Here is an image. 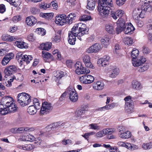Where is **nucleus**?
Here are the masks:
<instances>
[{
  "label": "nucleus",
  "mask_w": 152,
  "mask_h": 152,
  "mask_svg": "<svg viewBox=\"0 0 152 152\" xmlns=\"http://www.w3.org/2000/svg\"><path fill=\"white\" fill-rule=\"evenodd\" d=\"M88 28L84 23H80L75 24L72 31L69 32L68 42L71 45H75L76 37L80 41H81V37L84 34H88Z\"/></svg>",
  "instance_id": "f257e3e1"
},
{
  "label": "nucleus",
  "mask_w": 152,
  "mask_h": 152,
  "mask_svg": "<svg viewBox=\"0 0 152 152\" xmlns=\"http://www.w3.org/2000/svg\"><path fill=\"white\" fill-rule=\"evenodd\" d=\"M18 107L14 103V100L11 97L8 96L2 98L0 102V113L2 115L7 114L9 112H16Z\"/></svg>",
  "instance_id": "f03ea898"
},
{
  "label": "nucleus",
  "mask_w": 152,
  "mask_h": 152,
  "mask_svg": "<svg viewBox=\"0 0 152 152\" xmlns=\"http://www.w3.org/2000/svg\"><path fill=\"white\" fill-rule=\"evenodd\" d=\"M18 107L14 103V100L11 97L8 96L2 98L0 102V113L2 115L7 114L9 112H16Z\"/></svg>",
  "instance_id": "7ed1b4c3"
},
{
  "label": "nucleus",
  "mask_w": 152,
  "mask_h": 152,
  "mask_svg": "<svg viewBox=\"0 0 152 152\" xmlns=\"http://www.w3.org/2000/svg\"><path fill=\"white\" fill-rule=\"evenodd\" d=\"M104 2L102 1L98 2V10L99 15L102 17L106 18L109 16L110 7L113 6V2L111 1L110 2Z\"/></svg>",
  "instance_id": "20e7f679"
},
{
  "label": "nucleus",
  "mask_w": 152,
  "mask_h": 152,
  "mask_svg": "<svg viewBox=\"0 0 152 152\" xmlns=\"http://www.w3.org/2000/svg\"><path fill=\"white\" fill-rule=\"evenodd\" d=\"M31 96L25 93L19 94L17 98V100L19 104L22 107L28 105L31 102Z\"/></svg>",
  "instance_id": "39448f33"
},
{
  "label": "nucleus",
  "mask_w": 152,
  "mask_h": 152,
  "mask_svg": "<svg viewBox=\"0 0 152 152\" xmlns=\"http://www.w3.org/2000/svg\"><path fill=\"white\" fill-rule=\"evenodd\" d=\"M75 72L78 75L87 74L90 72V70L84 67L82 63L77 61L75 65Z\"/></svg>",
  "instance_id": "423d86ee"
},
{
  "label": "nucleus",
  "mask_w": 152,
  "mask_h": 152,
  "mask_svg": "<svg viewBox=\"0 0 152 152\" xmlns=\"http://www.w3.org/2000/svg\"><path fill=\"white\" fill-rule=\"evenodd\" d=\"M53 108L52 105L50 102H44L42 103L40 113L42 115H46Z\"/></svg>",
  "instance_id": "0eeeda50"
},
{
  "label": "nucleus",
  "mask_w": 152,
  "mask_h": 152,
  "mask_svg": "<svg viewBox=\"0 0 152 152\" xmlns=\"http://www.w3.org/2000/svg\"><path fill=\"white\" fill-rule=\"evenodd\" d=\"M110 16L115 20H117L118 17L119 18H127L124 11L121 9H118L115 11H111L110 14Z\"/></svg>",
  "instance_id": "6e6552de"
},
{
  "label": "nucleus",
  "mask_w": 152,
  "mask_h": 152,
  "mask_svg": "<svg viewBox=\"0 0 152 152\" xmlns=\"http://www.w3.org/2000/svg\"><path fill=\"white\" fill-rule=\"evenodd\" d=\"M17 58L18 61L20 62L21 65L22 64L23 61L26 62L27 64L29 63L33 58L31 56L23 55L22 52H19L18 53Z\"/></svg>",
  "instance_id": "1a4fd4ad"
},
{
  "label": "nucleus",
  "mask_w": 152,
  "mask_h": 152,
  "mask_svg": "<svg viewBox=\"0 0 152 152\" xmlns=\"http://www.w3.org/2000/svg\"><path fill=\"white\" fill-rule=\"evenodd\" d=\"M102 49V47L100 43H96L86 50V52L88 53H98Z\"/></svg>",
  "instance_id": "9d476101"
},
{
  "label": "nucleus",
  "mask_w": 152,
  "mask_h": 152,
  "mask_svg": "<svg viewBox=\"0 0 152 152\" xmlns=\"http://www.w3.org/2000/svg\"><path fill=\"white\" fill-rule=\"evenodd\" d=\"M81 76L79 78L80 82L83 84H90L93 82L94 80V77L91 75L86 74Z\"/></svg>",
  "instance_id": "9b49d317"
},
{
  "label": "nucleus",
  "mask_w": 152,
  "mask_h": 152,
  "mask_svg": "<svg viewBox=\"0 0 152 152\" xmlns=\"http://www.w3.org/2000/svg\"><path fill=\"white\" fill-rule=\"evenodd\" d=\"M55 23L58 26H62L67 23L66 15L64 14L57 15L56 17Z\"/></svg>",
  "instance_id": "f8f14e48"
},
{
  "label": "nucleus",
  "mask_w": 152,
  "mask_h": 152,
  "mask_svg": "<svg viewBox=\"0 0 152 152\" xmlns=\"http://www.w3.org/2000/svg\"><path fill=\"white\" fill-rule=\"evenodd\" d=\"M67 92L69 95V98L71 101L75 102L77 100L78 96L75 89L68 88Z\"/></svg>",
  "instance_id": "ddd939ff"
},
{
  "label": "nucleus",
  "mask_w": 152,
  "mask_h": 152,
  "mask_svg": "<svg viewBox=\"0 0 152 152\" xmlns=\"http://www.w3.org/2000/svg\"><path fill=\"white\" fill-rule=\"evenodd\" d=\"M110 57L108 55H105L100 58L97 61V64L99 66L106 67L110 63Z\"/></svg>",
  "instance_id": "4468645a"
},
{
  "label": "nucleus",
  "mask_w": 152,
  "mask_h": 152,
  "mask_svg": "<svg viewBox=\"0 0 152 152\" xmlns=\"http://www.w3.org/2000/svg\"><path fill=\"white\" fill-rule=\"evenodd\" d=\"M132 15L134 19H138L139 18H143L144 17V13H143L141 8L139 7L133 10Z\"/></svg>",
  "instance_id": "2eb2a0df"
},
{
  "label": "nucleus",
  "mask_w": 152,
  "mask_h": 152,
  "mask_svg": "<svg viewBox=\"0 0 152 152\" xmlns=\"http://www.w3.org/2000/svg\"><path fill=\"white\" fill-rule=\"evenodd\" d=\"M132 61L134 66L140 67L142 63L146 62V59L144 57H141L132 59Z\"/></svg>",
  "instance_id": "dca6fc26"
},
{
  "label": "nucleus",
  "mask_w": 152,
  "mask_h": 152,
  "mask_svg": "<svg viewBox=\"0 0 152 152\" xmlns=\"http://www.w3.org/2000/svg\"><path fill=\"white\" fill-rule=\"evenodd\" d=\"M16 67L15 65H11L6 67L4 71L5 77L11 75L16 71Z\"/></svg>",
  "instance_id": "f3484780"
},
{
  "label": "nucleus",
  "mask_w": 152,
  "mask_h": 152,
  "mask_svg": "<svg viewBox=\"0 0 152 152\" xmlns=\"http://www.w3.org/2000/svg\"><path fill=\"white\" fill-rule=\"evenodd\" d=\"M141 3L140 5H141V8L143 13H144V15L145 13H148L152 12V4H149L148 3L146 2Z\"/></svg>",
  "instance_id": "a211bd4d"
},
{
  "label": "nucleus",
  "mask_w": 152,
  "mask_h": 152,
  "mask_svg": "<svg viewBox=\"0 0 152 152\" xmlns=\"http://www.w3.org/2000/svg\"><path fill=\"white\" fill-rule=\"evenodd\" d=\"M82 58L86 66L91 69L93 68L94 66L90 61V58L89 55L88 54L83 55Z\"/></svg>",
  "instance_id": "6ab92c4d"
},
{
  "label": "nucleus",
  "mask_w": 152,
  "mask_h": 152,
  "mask_svg": "<svg viewBox=\"0 0 152 152\" xmlns=\"http://www.w3.org/2000/svg\"><path fill=\"white\" fill-rule=\"evenodd\" d=\"M37 22L36 18L32 16L27 17L26 19V22L27 25L30 26H32L36 24Z\"/></svg>",
  "instance_id": "aec40b11"
},
{
  "label": "nucleus",
  "mask_w": 152,
  "mask_h": 152,
  "mask_svg": "<svg viewBox=\"0 0 152 152\" xmlns=\"http://www.w3.org/2000/svg\"><path fill=\"white\" fill-rule=\"evenodd\" d=\"M14 57V54L12 53H9L6 55L2 61V64L3 65H6Z\"/></svg>",
  "instance_id": "412c9836"
},
{
  "label": "nucleus",
  "mask_w": 152,
  "mask_h": 152,
  "mask_svg": "<svg viewBox=\"0 0 152 152\" xmlns=\"http://www.w3.org/2000/svg\"><path fill=\"white\" fill-rule=\"evenodd\" d=\"M14 45L18 48L21 49H26L28 48V44L21 39L16 41L14 43Z\"/></svg>",
  "instance_id": "4be33fe9"
},
{
  "label": "nucleus",
  "mask_w": 152,
  "mask_h": 152,
  "mask_svg": "<svg viewBox=\"0 0 152 152\" xmlns=\"http://www.w3.org/2000/svg\"><path fill=\"white\" fill-rule=\"evenodd\" d=\"M119 69L118 68L114 67L110 70V72L109 74V77L110 78H116L119 74Z\"/></svg>",
  "instance_id": "5701e85b"
},
{
  "label": "nucleus",
  "mask_w": 152,
  "mask_h": 152,
  "mask_svg": "<svg viewBox=\"0 0 152 152\" xmlns=\"http://www.w3.org/2000/svg\"><path fill=\"white\" fill-rule=\"evenodd\" d=\"M76 17V14L74 12H72L66 16V23L69 24H72L74 21Z\"/></svg>",
  "instance_id": "b1692460"
},
{
  "label": "nucleus",
  "mask_w": 152,
  "mask_h": 152,
  "mask_svg": "<svg viewBox=\"0 0 152 152\" xmlns=\"http://www.w3.org/2000/svg\"><path fill=\"white\" fill-rule=\"evenodd\" d=\"M149 62L146 60V62H143L138 68V71L140 72H143L147 70L149 68Z\"/></svg>",
  "instance_id": "393cba45"
},
{
  "label": "nucleus",
  "mask_w": 152,
  "mask_h": 152,
  "mask_svg": "<svg viewBox=\"0 0 152 152\" xmlns=\"http://www.w3.org/2000/svg\"><path fill=\"white\" fill-rule=\"evenodd\" d=\"M105 30L109 34H114L115 33L114 25L111 23H107L105 25Z\"/></svg>",
  "instance_id": "a878e982"
},
{
  "label": "nucleus",
  "mask_w": 152,
  "mask_h": 152,
  "mask_svg": "<svg viewBox=\"0 0 152 152\" xmlns=\"http://www.w3.org/2000/svg\"><path fill=\"white\" fill-rule=\"evenodd\" d=\"M124 29V33L126 34H132L135 30V28L131 23H129L125 26Z\"/></svg>",
  "instance_id": "bb28decb"
},
{
  "label": "nucleus",
  "mask_w": 152,
  "mask_h": 152,
  "mask_svg": "<svg viewBox=\"0 0 152 152\" xmlns=\"http://www.w3.org/2000/svg\"><path fill=\"white\" fill-rule=\"evenodd\" d=\"M104 83L101 81H98L93 83V87L95 90H101L104 88Z\"/></svg>",
  "instance_id": "cd10ccee"
},
{
  "label": "nucleus",
  "mask_w": 152,
  "mask_h": 152,
  "mask_svg": "<svg viewBox=\"0 0 152 152\" xmlns=\"http://www.w3.org/2000/svg\"><path fill=\"white\" fill-rule=\"evenodd\" d=\"M125 110L129 113H131L134 111V107L133 103H127L125 104Z\"/></svg>",
  "instance_id": "c85d7f7f"
},
{
  "label": "nucleus",
  "mask_w": 152,
  "mask_h": 152,
  "mask_svg": "<svg viewBox=\"0 0 152 152\" xmlns=\"http://www.w3.org/2000/svg\"><path fill=\"white\" fill-rule=\"evenodd\" d=\"M131 86L133 89L136 90H139L142 87L141 83L136 80H134L132 82Z\"/></svg>",
  "instance_id": "c756f323"
},
{
  "label": "nucleus",
  "mask_w": 152,
  "mask_h": 152,
  "mask_svg": "<svg viewBox=\"0 0 152 152\" xmlns=\"http://www.w3.org/2000/svg\"><path fill=\"white\" fill-rule=\"evenodd\" d=\"M42 56L43 59L46 61H47V60H52L53 59V57L52 54L46 51H42Z\"/></svg>",
  "instance_id": "7c9ffc66"
},
{
  "label": "nucleus",
  "mask_w": 152,
  "mask_h": 152,
  "mask_svg": "<svg viewBox=\"0 0 152 152\" xmlns=\"http://www.w3.org/2000/svg\"><path fill=\"white\" fill-rule=\"evenodd\" d=\"M52 43L50 42H47L45 43H42L40 45V48L42 50H48L51 48Z\"/></svg>",
  "instance_id": "2f4dec72"
},
{
  "label": "nucleus",
  "mask_w": 152,
  "mask_h": 152,
  "mask_svg": "<svg viewBox=\"0 0 152 152\" xmlns=\"http://www.w3.org/2000/svg\"><path fill=\"white\" fill-rule=\"evenodd\" d=\"M95 5V0H88L87 8L89 10H93L94 9Z\"/></svg>",
  "instance_id": "473e14b6"
},
{
  "label": "nucleus",
  "mask_w": 152,
  "mask_h": 152,
  "mask_svg": "<svg viewBox=\"0 0 152 152\" xmlns=\"http://www.w3.org/2000/svg\"><path fill=\"white\" fill-rule=\"evenodd\" d=\"M102 45L104 47L107 48L110 42V39L109 37H104L101 40Z\"/></svg>",
  "instance_id": "72a5a7b5"
},
{
  "label": "nucleus",
  "mask_w": 152,
  "mask_h": 152,
  "mask_svg": "<svg viewBox=\"0 0 152 152\" xmlns=\"http://www.w3.org/2000/svg\"><path fill=\"white\" fill-rule=\"evenodd\" d=\"M2 39L7 42H12L16 40V37L12 36L10 35H3L2 36Z\"/></svg>",
  "instance_id": "f704fd0d"
},
{
  "label": "nucleus",
  "mask_w": 152,
  "mask_h": 152,
  "mask_svg": "<svg viewBox=\"0 0 152 152\" xmlns=\"http://www.w3.org/2000/svg\"><path fill=\"white\" fill-rule=\"evenodd\" d=\"M37 108H35L34 105L29 106L27 109L28 113L31 115H34L37 112Z\"/></svg>",
  "instance_id": "c9c22d12"
},
{
  "label": "nucleus",
  "mask_w": 152,
  "mask_h": 152,
  "mask_svg": "<svg viewBox=\"0 0 152 152\" xmlns=\"http://www.w3.org/2000/svg\"><path fill=\"white\" fill-rule=\"evenodd\" d=\"M126 19L127 18H119L116 22L117 26H120L125 28L126 26Z\"/></svg>",
  "instance_id": "e433bc0d"
},
{
  "label": "nucleus",
  "mask_w": 152,
  "mask_h": 152,
  "mask_svg": "<svg viewBox=\"0 0 152 152\" xmlns=\"http://www.w3.org/2000/svg\"><path fill=\"white\" fill-rule=\"evenodd\" d=\"M54 14L53 13H41L40 16L48 19H51L53 17Z\"/></svg>",
  "instance_id": "4c0bfd02"
},
{
  "label": "nucleus",
  "mask_w": 152,
  "mask_h": 152,
  "mask_svg": "<svg viewBox=\"0 0 152 152\" xmlns=\"http://www.w3.org/2000/svg\"><path fill=\"white\" fill-rule=\"evenodd\" d=\"M124 42L126 45H131L134 42V40L132 37H126L124 38Z\"/></svg>",
  "instance_id": "58836bf2"
},
{
  "label": "nucleus",
  "mask_w": 152,
  "mask_h": 152,
  "mask_svg": "<svg viewBox=\"0 0 152 152\" xmlns=\"http://www.w3.org/2000/svg\"><path fill=\"white\" fill-rule=\"evenodd\" d=\"M119 136L120 137L124 139H128L131 136L130 132L129 131L121 132L119 134Z\"/></svg>",
  "instance_id": "ea45409f"
},
{
  "label": "nucleus",
  "mask_w": 152,
  "mask_h": 152,
  "mask_svg": "<svg viewBox=\"0 0 152 152\" xmlns=\"http://www.w3.org/2000/svg\"><path fill=\"white\" fill-rule=\"evenodd\" d=\"M92 19L91 16L86 15H82L79 17V20L80 21H87Z\"/></svg>",
  "instance_id": "a19ab883"
},
{
  "label": "nucleus",
  "mask_w": 152,
  "mask_h": 152,
  "mask_svg": "<svg viewBox=\"0 0 152 152\" xmlns=\"http://www.w3.org/2000/svg\"><path fill=\"white\" fill-rule=\"evenodd\" d=\"M146 33V34L152 33V21L151 20H150L148 23Z\"/></svg>",
  "instance_id": "79ce46f5"
},
{
  "label": "nucleus",
  "mask_w": 152,
  "mask_h": 152,
  "mask_svg": "<svg viewBox=\"0 0 152 152\" xmlns=\"http://www.w3.org/2000/svg\"><path fill=\"white\" fill-rule=\"evenodd\" d=\"M66 74L65 72L62 71H56L55 73L54 74V76L58 79H61L64 77Z\"/></svg>",
  "instance_id": "37998d69"
},
{
  "label": "nucleus",
  "mask_w": 152,
  "mask_h": 152,
  "mask_svg": "<svg viewBox=\"0 0 152 152\" xmlns=\"http://www.w3.org/2000/svg\"><path fill=\"white\" fill-rule=\"evenodd\" d=\"M139 53V51L136 48L133 49L131 53V56L132 59L137 58Z\"/></svg>",
  "instance_id": "c03bdc74"
},
{
  "label": "nucleus",
  "mask_w": 152,
  "mask_h": 152,
  "mask_svg": "<svg viewBox=\"0 0 152 152\" xmlns=\"http://www.w3.org/2000/svg\"><path fill=\"white\" fill-rule=\"evenodd\" d=\"M50 3H42L39 5V7L41 9L46 10L50 8Z\"/></svg>",
  "instance_id": "a18cd8bd"
},
{
  "label": "nucleus",
  "mask_w": 152,
  "mask_h": 152,
  "mask_svg": "<svg viewBox=\"0 0 152 152\" xmlns=\"http://www.w3.org/2000/svg\"><path fill=\"white\" fill-rule=\"evenodd\" d=\"M103 132L104 135L107 134H111L115 131L114 129H105L102 130Z\"/></svg>",
  "instance_id": "49530a36"
},
{
  "label": "nucleus",
  "mask_w": 152,
  "mask_h": 152,
  "mask_svg": "<svg viewBox=\"0 0 152 152\" xmlns=\"http://www.w3.org/2000/svg\"><path fill=\"white\" fill-rule=\"evenodd\" d=\"M142 147L145 150L151 149L152 148V142L144 143L142 145Z\"/></svg>",
  "instance_id": "de8ad7c7"
},
{
  "label": "nucleus",
  "mask_w": 152,
  "mask_h": 152,
  "mask_svg": "<svg viewBox=\"0 0 152 152\" xmlns=\"http://www.w3.org/2000/svg\"><path fill=\"white\" fill-rule=\"evenodd\" d=\"M11 132L14 133H17L18 132L22 133L23 131H24L23 127H20L19 128H13L11 129Z\"/></svg>",
  "instance_id": "09e8293b"
},
{
  "label": "nucleus",
  "mask_w": 152,
  "mask_h": 152,
  "mask_svg": "<svg viewBox=\"0 0 152 152\" xmlns=\"http://www.w3.org/2000/svg\"><path fill=\"white\" fill-rule=\"evenodd\" d=\"M36 31L38 34L41 36L45 35L46 33L45 30L42 28H37L36 30Z\"/></svg>",
  "instance_id": "8fccbe9b"
},
{
  "label": "nucleus",
  "mask_w": 152,
  "mask_h": 152,
  "mask_svg": "<svg viewBox=\"0 0 152 152\" xmlns=\"http://www.w3.org/2000/svg\"><path fill=\"white\" fill-rule=\"evenodd\" d=\"M89 126L90 127L89 129L92 130H99L100 129V127L96 124H90Z\"/></svg>",
  "instance_id": "3c124183"
},
{
  "label": "nucleus",
  "mask_w": 152,
  "mask_h": 152,
  "mask_svg": "<svg viewBox=\"0 0 152 152\" xmlns=\"http://www.w3.org/2000/svg\"><path fill=\"white\" fill-rule=\"evenodd\" d=\"M27 133L25 134L24 135L21 134L19 137L18 139V140L19 141H27Z\"/></svg>",
  "instance_id": "603ef678"
},
{
  "label": "nucleus",
  "mask_w": 152,
  "mask_h": 152,
  "mask_svg": "<svg viewBox=\"0 0 152 152\" xmlns=\"http://www.w3.org/2000/svg\"><path fill=\"white\" fill-rule=\"evenodd\" d=\"M35 39L36 37L33 33H31L28 34L27 37V39L31 42H34Z\"/></svg>",
  "instance_id": "864d4df0"
},
{
  "label": "nucleus",
  "mask_w": 152,
  "mask_h": 152,
  "mask_svg": "<svg viewBox=\"0 0 152 152\" xmlns=\"http://www.w3.org/2000/svg\"><path fill=\"white\" fill-rule=\"evenodd\" d=\"M14 80V78L13 77H11L9 80L7 82H5L4 83V85L7 87H10L12 85V83L13 82Z\"/></svg>",
  "instance_id": "5fc2aeb1"
},
{
  "label": "nucleus",
  "mask_w": 152,
  "mask_h": 152,
  "mask_svg": "<svg viewBox=\"0 0 152 152\" xmlns=\"http://www.w3.org/2000/svg\"><path fill=\"white\" fill-rule=\"evenodd\" d=\"M24 150H31L34 148V145L32 144H25L24 145Z\"/></svg>",
  "instance_id": "6e6d98bb"
},
{
  "label": "nucleus",
  "mask_w": 152,
  "mask_h": 152,
  "mask_svg": "<svg viewBox=\"0 0 152 152\" xmlns=\"http://www.w3.org/2000/svg\"><path fill=\"white\" fill-rule=\"evenodd\" d=\"M27 141L33 142L35 140L34 137L30 134L27 133Z\"/></svg>",
  "instance_id": "4d7b16f0"
},
{
  "label": "nucleus",
  "mask_w": 152,
  "mask_h": 152,
  "mask_svg": "<svg viewBox=\"0 0 152 152\" xmlns=\"http://www.w3.org/2000/svg\"><path fill=\"white\" fill-rule=\"evenodd\" d=\"M21 19L20 15H17L14 16L12 18V21L15 23H17L20 21Z\"/></svg>",
  "instance_id": "13d9d810"
},
{
  "label": "nucleus",
  "mask_w": 152,
  "mask_h": 152,
  "mask_svg": "<svg viewBox=\"0 0 152 152\" xmlns=\"http://www.w3.org/2000/svg\"><path fill=\"white\" fill-rule=\"evenodd\" d=\"M124 28L121 26H117V27L116 28L115 32L117 34H118L124 30Z\"/></svg>",
  "instance_id": "bf43d9fd"
},
{
  "label": "nucleus",
  "mask_w": 152,
  "mask_h": 152,
  "mask_svg": "<svg viewBox=\"0 0 152 152\" xmlns=\"http://www.w3.org/2000/svg\"><path fill=\"white\" fill-rule=\"evenodd\" d=\"M136 20V22L137 26L139 27H142L143 26L144 23L143 21L140 20V18L138 19H135Z\"/></svg>",
  "instance_id": "052dcab7"
},
{
  "label": "nucleus",
  "mask_w": 152,
  "mask_h": 152,
  "mask_svg": "<svg viewBox=\"0 0 152 152\" xmlns=\"http://www.w3.org/2000/svg\"><path fill=\"white\" fill-rule=\"evenodd\" d=\"M83 112V111L82 110L80 109L77 110L75 112V115L77 117H80L81 116V115L83 114L84 113Z\"/></svg>",
  "instance_id": "680f3d73"
},
{
  "label": "nucleus",
  "mask_w": 152,
  "mask_h": 152,
  "mask_svg": "<svg viewBox=\"0 0 152 152\" xmlns=\"http://www.w3.org/2000/svg\"><path fill=\"white\" fill-rule=\"evenodd\" d=\"M126 0H116V3L117 5L121 6L123 5Z\"/></svg>",
  "instance_id": "e2e57ef3"
},
{
  "label": "nucleus",
  "mask_w": 152,
  "mask_h": 152,
  "mask_svg": "<svg viewBox=\"0 0 152 152\" xmlns=\"http://www.w3.org/2000/svg\"><path fill=\"white\" fill-rule=\"evenodd\" d=\"M60 36L56 35L52 38V41L54 42H58L60 41Z\"/></svg>",
  "instance_id": "0e129e2a"
},
{
  "label": "nucleus",
  "mask_w": 152,
  "mask_h": 152,
  "mask_svg": "<svg viewBox=\"0 0 152 152\" xmlns=\"http://www.w3.org/2000/svg\"><path fill=\"white\" fill-rule=\"evenodd\" d=\"M106 152H120V151L117 147H112L109 150H107Z\"/></svg>",
  "instance_id": "69168bd1"
},
{
  "label": "nucleus",
  "mask_w": 152,
  "mask_h": 152,
  "mask_svg": "<svg viewBox=\"0 0 152 152\" xmlns=\"http://www.w3.org/2000/svg\"><path fill=\"white\" fill-rule=\"evenodd\" d=\"M124 99L125 101V104L127 103H129L133 102L132 101L131 99V97L130 96H126Z\"/></svg>",
  "instance_id": "338daca9"
},
{
  "label": "nucleus",
  "mask_w": 152,
  "mask_h": 152,
  "mask_svg": "<svg viewBox=\"0 0 152 152\" xmlns=\"http://www.w3.org/2000/svg\"><path fill=\"white\" fill-rule=\"evenodd\" d=\"M104 136V135L103 132L102 130L99 132H97L96 134L95 135V136L96 137L100 138Z\"/></svg>",
  "instance_id": "774afa93"
}]
</instances>
